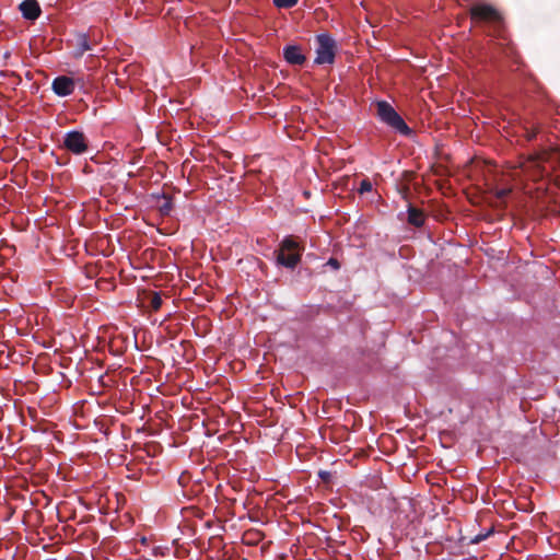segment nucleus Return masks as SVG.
Masks as SVG:
<instances>
[{
	"label": "nucleus",
	"mask_w": 560,
	"mask_h": 560,
	"mask_svg": "<svg viewBox=\"0 0 560 560\" xmlns=\"http://www.w3.org/2000/svg\"><path fill=\"white\" fill-rule=\"evenodd\" d=\"M376 109L380 120L393 128L395 131L405 136L411 132L401 116L386 101L376 102Z\"/></svg>",
	"instance_id": "obj_1"
},
{
	"label": "nucleus",
	"mask_w": 560,
	"mask_h": 560,
	"mask_svg": "<svg viewBox=\"0 0 560 560\" xmlns=\"http://www.w3.org/2000/svg\"><path fill=\"white\" fill-rule=\"evenodd\" d=\"M317 49L315 63L325 65L332 63L335 59V42L327 34H319L317 36Z\"/></svg>",
	"instance_id": "obj_2"
},
{
	"label": "nucleus",
	"mask_w": 560,
	"mask_h": 560,
	"mask_svg": "<svg viewBox=\"0 0 560 560\" xmlns=\"http://www.w3.org/2000/svg\"><path fill=\"white\" fill-rule=\"evenodd\" d=\"M470 16L475 22H485L489 24H500L502 20L495 8L485 3L472 5L470 8Z\"/></svg>",
	"instance_id": "obj_3"
},
{
	"label": "nucleus",
	"mask_w": 560,
	"mask_h": 560,
	"mask_svg": "<svg viewBox=\"0 0 560 560\" xmlns=\"http://www.w3.org/2000/svg\"><path fill=\"white\" fill-rule=\"evenodd\" d=\"M65 148L73 154L80 155L86 152L88 141L83 132L71 130L65 135Z\"/></svg>",
	"instance_id": "obj_4"
},
{
	"label": "nucleus",
	"mask_w": 560,
	"mask_h": 560,
	"mask_svg": "<svg viewBox=\"0 0 560 560\" xmlns=\"http://www.w3.org/2000/svg\"><path fill=\"white\" fill-rule=\"evenodd\" d=\"M51 89L58 96H68L74 91V81L66 75L57 77L51 83Z\"/></svg>",
	"instance_id": "obj_5"
},
{
	"label": "nucleus",
	"mask_w": 560,
	"mask_h": 560,
	"mask_svg": "<svg viewBox=\"0 0 560 560\" xmlns=\"http://www.w3.org/2000/svg\"><path fill=\"white\" fill-rule=\"evenodd\" d=\"M19 9L22 16L30 21L38 19L42 12L37 0H24L20 3Z\"/></svg>",
	"instance_id": "obj_6"
},
{
	"label": "nucleus",
	"mask_w": 560,
	"mask_h": 560,
	"mask_svg": "<svg viewBox=\"0 0 560 560\" xmlns=\"http://www.w3.org/2000/svg\"><path fill=\"white\" fill-rule=\"evenodd\" d=\"M283 57L290 65H302L305 61V56L301 48L296 45H288L283 48Z\"/></svg>",
	"instance_id": "obj_7"
},
{
	"label": "nucleus",
	"mask_w": 560,
	"mask_h": 560,
	"mask_svg": "<svg viewBox=\"0 0 560 560\" xmlns=\"http://www.w3.org/2000/svg\"><path fill=\"white\" fill-rule=\"evenodd\" d=\"M277 259L279 264L288 268H294L301 260V253H290L280 250Z\"/></svg>",
	"instance_id": "obj_8"
},
{
	"label": "nucleus",
	"mask_w": 560,
	"mask_h": 560,
	"mask_svg": "<svg viewBox=\"0 0 560 560\" xmlns=\"http://www.w3.org/2000/svg\"><path fill=\"white\" fill-rule=\"evenodd\" d=\"M77 50L75 57H81L85 51L91 49L89 36L86 34H80L77 38Z\"/></svg>",
	"instance_id": "obj_9"
},
{
	"label": "nucleus",
	"mask_w": 560,
	"mask_h": 560,
	"mask_svg": "<svg viewBox=\"0 0 560 560\" xmlns=\"http://www.w3.org/2000/svg\"><path fill=\"white\" fill-rule=\"evenodd\" d=\"M408 221L415 226H421L424 223L423 213L420 210L410 207L408 209Z\"/></svg>",
	"instance_id": "obj_10"
},
{
	"label": "nucleus",
	"mask_w": 560,
	"mask_h": 560,
	"mask_svg": "<svg viewBox=\"0 0 560 560\" xmlns=\"http://www.w3.org/2000/svg\"><path fill=\"white\" fill-rule=\"evenodd\" d=\"M280 250L290 252V253H296V252L300 253L301 248H300L298 242L292 236H287L283 238V241L281 243Z\"/></svg>",
	"instance_id": "obj_11"
},
{
	"label": "nucleus",
	"mask_w": 560,
	"mask_h": 560,
	"mask_svg": "<svg viewBox=\"0 0 560 560\" xmlns=\"http://www.w3.org/2000/svg\"><path fill=\"white\" fill-rule=\"evenodd\" d=\"M277 8H292L298 3V0H273Z\"/></svg>",
	"instance_id": "obj_12"
},
{
	"label": "nucleus",
	"mask_w": 560,
	"mask_h": 560,
	"mask_svg": "<svg viewBox=\"0 0 560 560\" xmlns=\"http://www.w3.org/2000/svg\"><path fill=\"white\" fill-rule=\"evenodd\" d=\"M150 305H151L152 310H154V311L160 310V307L162 305V299L159 293L155 292L152 294Z\"/></svg>",
	"instance_id": "obj_13"
},
{
	"label": "nucleus",
	"mask_w": 560,
	"mask_h": 560,
	"mask_svg": "<svg viewBox=\"0 0 560 560\" xmlns=\"http://www.w3.org/2000/svg\"><path fill=\"white\" fill-rule=\"evenodd\" d=\"M372 190V184L368 179H363L360 183L359 191L360 194L370 192Z\"/></svg>",
	"instance_id": "obj_14"
},
{
	"label": "nucleus",
	"mask_w": 560,
	"mask_h": 560,
	"mask_svg": "<svg viewBox=\"0 0 560 560\" xmlns=\"http://www.w3.org/2000/svg\"><path fill=\"white\" fill-rule=\"evenodd\" d=\"M172 209V205L170 200H166L163 206H161L160 210L162 214H167Z\"/></svg>",
	"instance_id": "obj_15"
},
{
	"label": "nucleus",
	"mask_w": 560,
	"mask_h": 560,
	"mask_svg": "<svg viewBox=\"0 0 560 560\" xmlns=\"http://www.w3.org/2000/svg\"><path fill=\"white\" fill-rule=\"evenodd\" d=\"M329 266H331L334 269H338L339 268V262L337 259L335 258H330L327 262Z\"/></svg>",
	"instance_id": "obj_16"
},
{
	"label": "nucleus",
	"mask_w": 560,
	"mask_h": 560,
	"mask_svg": "<svg viewBox=\"0 0 560 560\" xmlns=\"http://www.w3.org/2000/svg\"><path fill=\"white\" fill-rule=\"evenodd\" d=\"M487 536H488V534H486V535H477L476 537H474V538L471 539V542H474V544L480 542V541H481V540H483Z\"/></svg>",
	"instance_id": "obj_17"
}]
</instances>
